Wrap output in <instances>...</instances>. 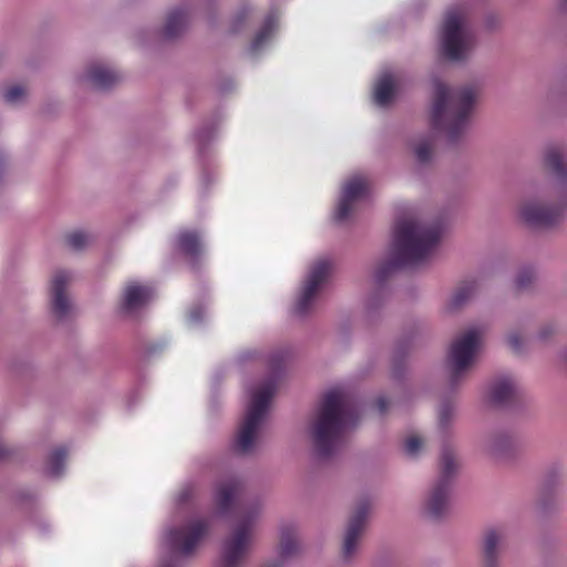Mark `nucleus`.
Returning <instances> with one entry per match:
<instances>
[{
  "label": "nucleus",
  "mask_w": 567,
  "mask_h": 567,
  "mask_svg": "<svg viewBox=\"0 0 567 567\" xmlns=\"http://www.w3.org/2000/svg\"><path fill=\"white\" fill-rule=\"evenodd\" d=\"M542 164L554 181L538 188L524 199L519 207L520 218L534 227H551L567 212V154L558 145H548L542 155Z\"/></svg>",
  "instance_id": "nucleus-1"
},
{
  "label": "nucleus",
  "mask_w": 567,
  "mask_h": 567,
  "mask_svg": "<svg viewBox=\"0 0 567 567\" xmlns=\"http://www.w3.org/2000/svg\"><path fill=\"white\" fill-rule=\"evenodd\" d=\"M442 234L440 220L412 216L400 219L394 228L391 257L379 267L375 280L381 282L393 269L416 267L429 260L439 247Z\"/></svg>",
  "instance_id": "nucleus-2"
},
{
  "label": "nucleus",
  "mask_w": 567,
  "mask_h": 567,
  "mask_svg": "<svg viewBox=\"0 0 567 567\" xmlns=\"http://www.w3.org/2000/svg\"><path fill=\"white\" fill-rule=\"evenodd\" d=\"M358 417L357 405L346 391L332 389L326 392L308 427L318 456H331L342 444L346 430L354 425Z\"/></svg>",
  "instance_id": "nucleus-3"
},
{
  "label": "nucleus",
  "mask_w": 567,
  "mask_h": 567,
  "mask_svg": "<svg viewBox=\"0 0 567 567\" xmlns=\"http://www.w3.org/2000/svg\"><path fill=\"white\" fill-rule=\"evenodd\" d=\"M473 89L449 87L437 79L433 80V102L431 126L446 136L450 142L457 141L467 130L474 107Z\"/></svg>",
  "instance_id": "nucleus-4"
},
{
  "label": "nucleus",
  "mask_w": 567,
  "mask_h": 567,
  "mask_svg": "<svg viewBox=\"0 0 567 567\" xmlns=\"http://www.w3.org/2000/svg\"><path fill=\"white\" fill-rule=\"evenodd\" d=\"M276 392L274 378L266 380L250 393V401L244 421L234 441V451L239 455H250L258 446V437L269 403Z\"/></svg>",
  "instance_id": "nucleus-5"
},
{
  "label": "nucleus",
  "mask_w": 567,
  "mask_h": 567,
  "mask_svg": "<svg viewBox=\"0 0 567 567\" xmlns=\"http://www.w3.org/2000/svg\"><path fill=\"white\" fill-rule=\"evenodd\" d=\"M441 47L444 55L452 61H464L473 52L475 38L467 27L463 8L447 9L441 29Z\"/></svg>",
  "instance_id": "nucleus-6"
},
{
  "label": "nucleus",
  "mask_w": 567,
  "mask_h": 567,
  "mask_svg": "<svg viewBox=\"0 0 567 567\" xmlns=\"http://www.w3.org/2000/svg\"><path fill=\"white\" fill-rule=\"evenodd\" d=\"M260 513V504H252L245 508L234 532L224 540L219 567H240Z\"/></svg>",
  "instance_id": "nucleus-7"
},
{
  "label": "nucleus",
  "mask_w": 567,
  "mask_h": 567,
  "mask_svg": "<svg viewBox=\"0 0 567 567\" xmlns=\"http://www.w3.org/2000/svg\"><path fill=\"white\" fill-rule=\"evenodd\" d=\"M206 519H194L179 528H172L165 535V546L169 555L163 558L161 567H182L181 558L189 557L200 539L208 532Z\"/></svg>",
  "instance_id": "nucleus-8"
},
{
  "label": "nucleus",
  "mask_w": 567,
  "mask_h": 567,
  "mask_svg": "<svg viewBox=\"0 0 567 567\" xmlns=\"http://www.w3.org/2000/svg\"><path fill=\"white\" fill-rule=\"evenodd\" d=\"M478 346L480 334L476 329L463 332L452 342L445 362L449 383L452 388L464 379L473 364Z\"/></svg>",
  "instance_id": "nucleus-9"
},
{
  "label": "nucleus",
  "mask_w": 567,
  "mask_h": 567,
  "mask_svg": "<svg viewBox=\"0 0 567 567\" xmlns=\"http://www.w3.org/2000/svg\"><path fill=\"white\" fill-rule=\"evenodd\" d=\"M441 477L432 486L425 503L426 514L433 518H440L449 508L451 476L457 470V461L454 451L445 446L441 452Z\"/></svg>",
  "instance_id": "nucleus-10"
},
{
  "label": "nucleus",
  "mask_w": 567,
  "mask_h": 567,
  "mask_svg": "<svg viewBox=\"0 0 567 567\" xmlns=\"http://www.w3.org/2000/svg\"><path fill=\"white\" fill-rule=\"evenodd\" d=\"M330 268L331 265L326 259H320L313 264L293 307V312L297 316L302 317L313 308L317 293L326 281Z\"/></svg>",
  "instance_id": "nucleus-11"
},
{
  "label": "nucleus",
  "mask_w": 567,
  "mask_h": 567,
  "mask_svg": "<svg viewBox=\"0 0 567 567\" xmlns=\"http://www.w3.org/2000/svg\"><path fill=\"white\" fill-rule=\"evenodd\" d=\"M369 512L370 504L368 501L360 502L353 511L347 525L342 543L341 555L344 560H350L357 554Z\"/></svg>",
  "instance_id": "nucleus-12"
},
{
  "label": "nucleus",
  "mask_w": 567,
  "mask_h": 567,
  "mask_svg": "<svg viewBox=\"0 0 567 567\" xmlns=\"http://www.w3.org/2000/svg\"><path fill=\"white\" fill-rule=\"evenodd\" d=\"M369 189V182L363 175L350 177L343 185L340 200L336 210L338 221L346 220L353 212L357 202L365 197Z\"/></svg>",
  "instance_id": "nucleus-13"
},
{
  "label": "nucleus",
  "mask_w": 567,
  "mask_h": 567,
  "mask_svg": "<svg viewBox=\"0 0 567 567\" xmlns=\"http://www.w3.org/2000/svg\"><path fill=\"white\" fill-rule=\"evenodd\" d=\"M72 281V274L66 270H56L51 280V309L59 318H65L72 309V303L68 295V287Z\"/></svg>",
  "instance_id": "nucleus-14"
},
{
  "label": "nucleus",
  "mask_w": 567,
  "mask_h": 567,
  "mask_svg": "<svg viewBox=\"0 0 567 567\" xmlns=\"http://www.w3.org/2000/svg\"><path fill=\"white\" fill-rule=\"evenodd\" d=\"M506 544V532L502 528L488 529L482 542L484 567H499L501 557Z\"/></svg>",
  "instance_id": "nucleus-15"
},
{
  "label": "nucleus",
  "mask_w": 567,
  "mask_h": 567,
  "mask_svg": "<svg viewBox=\"0 0 567 567\" xmlns=\"http://www.w3.org/2000/svg\"><path fill=\"white\" fill-rule=\"evenodd\" d=\"M152 298V289L138 282H130L123 290L120 309L124 315L133 316L143 309Z\"/></svg>",
  "instance_id": "nucleus-16"
},
{
  "label": "nucleus",
  "mask_w": 567,
  "mask_h": 567,
  "mask_svg": "<svg viewBox=\"0 0 567 567\" xmlns=\"http://www.w3.org/2000/svg\"><path fill=\"white\" fill-rule=\"evenodd\" d=\"M84 79L97 90H109L121 81V74L111 66L96 62L87 66Z\"/></svg>",
  "instance_id": "nucleus-17"
},
{
  "label": "nucleus",
  "mask_w": 567,
  "mask_h": 567,
  "mask_svg": "<svg viewBox=\"0 0 567 567\" xmlns=\"http://www.w3.org/2000/svg\"><path fill=\"white\" fill-rule=\"evenodd\" d=\"M519 392V385L512 375H502L491 385L489 399L497 405H504L512 402Z\"/></svg>",
  "instance_id": "nucleus-18"
},
{
  "label": "nucleus",
  "mask_w": 567,
  "mask_h": 567,
  "mask_svg": "<svg viewBox=\"0 0 567 567\" xmlns=\"http://www.w3.org/2000/svg\"><path fill=\"white\" fill-rule=\"evenodd\" d=\"M478 288L480 284L477 280H467L461 282L451 295L446 303V308L450 311H455L462 308L476 296Z\"/></svg>",
  "instance_id": "nucleus-19"
},
{
  "label": "nucleus",
  "mask_w": 567,
  "mask_h": 567,
  "mask_svg": "<svg viewBox=\"0 0 567 567\" xmlns=\"http://www.w3.org/2000/svg\"><path fill=\"white\" fill-rule=\"evenodd\" d=\"M189 13L185 9L172 10L166 19L163 34L166 39H175L179 37L188 27Z\"/></svg>",
  "instance_id": "nucleus-20"
},
{
  "label": "nucleus",
  "mask_w": 567,
  "mask_h": 567,
  "mask_svg": "<svg viewBox=\"0 0 567 567\" xmlns=\"http://www.w3.org/2000/svg\"><path fill=\"white\" fill-rule=\"evenodd\" d=\"M394 76L390 71H383L378 79L374 91H373V101L379 106L388 105L394 93Z\"/></svg>",
  "instance_id": "nucleus-21"
},
{
  "label": "nucleus",
  "mask_w": 567,
  "mask_h": 567,
  "mask_svg": "<svg viewBox=\"0 0 567 567\" xmlns=\"http://www.w3.org/2000/svg\"><path fill=\"white\" fill-rule=\"evenodd\" d=\"M177 249L190 259H196L203 251L199 236L196 231L182 230L176 238Z\"/></svg>",
  "instance_id": "nucleus-22"
},
{
  "label": "nucleus",
  "mask_w": 567,
  "mask_h": 567,
  "mask_svg": "<svg viewBox=\"0 0 567 567\" xmlns=\"http://www.w3.org/2000/svg\"><path fill=\"white\" fill-rule=\"evenodd\" d=\"M239 492L240 483L237 480H230L218 486L216 502L220 514H225L229 511Z\"/></svg>",
  "instance_id": "nucleus-23"
},
{
  "label": "nucleus",
  "mask_w": 567,
  "mask_h": 567,
  "mask_svg": "<svg viewBox=\"0 0 567 567\" xmlns=\"http://www.w3.org/2000/svg\"><path fill=\"white\" fill-rule=\"evenodd\" d=\"M278 23L276 14H269L251 42L250 51L258 53L271 39Z\"/></svg>",
  "instance_id": "nucleus-24"
},
{
  "label": "nucleus",
  "mask_w": 567,
  "mask_h": 567,
  "mask_svg": "<svg viewBox=\"0 0 567 567\" xmlns=\"http://www.w3.org/2000/svg\"><path fill=\"white\" fill-rule=\"evenodd\" d=\"M299 548L296 528L293 525H284L280 529V555L288 558Z\"/></svg>",
  "instance_id": "nucleus-25"
},
{
  "label": "nucleus",
  "mask_w": 567,
  "mask_h": 567,
  "mask_svg": "<svg viewBox=\"0 0 567 567\" xmlns=\"http://www.w3.org/2000/svg\"><path fill=\"white\" fill-rule=\"evenodd\" d=\"M513 443V437L508 433H496L491 435L485 443V449L493 455L503 454Z\"/></svg>",
  "instance_id": "nucleus-26"
},
{
  "label": "nucleus",
  "mask_w": 567,
  "mask_h": 567,
  "mask_svg": "<svg viewBox=\"0 0 567 567\" xmlns=\"http://www.w3.org/2000/svg\"><path fill=\"white\" fill-rule=\"evenodd\" d=\"M66 457V451L63 447L53 450L48 458L47 473L52 477H59L64 467V461Z\"/></svg>",
  "instance_id": "nucleus-27"
},
{
  "label": "nucleus",
  "mask_w": 567,
  "mask_h": 567,
  "mask_svg": "<svg viewBox=\"0 0 567 567\" xmlns=\"http://www.w3.org/2000/svg\"><path fill=\"white\" fill-rule=\"evenodd\" d=\"M414 155L420 164H427L433 156V138L432 136L421 137L414 145Z\"/></svg>",
  "instance_id": "nucleus-28"
},
{
  "label": "nucleus",
  "mask_w": 567,
  "mask_h": 567,
  "mask_svg": "<svg viewBox=\"0 0 567 567\" xmlns=\"http://www.w3.org/2000/svg\"><path fill=\"white\" fill-rule=\"evenodd\" d=\"M93 241V237L82 230H76L66 236L68 246L74 251H81L85 249Z\"/></svg>",
  "instance_id": "nucleus-29"
},
{
  "label": "nucleus",
  "mask_w": 567,
  "mask_h": 567,
  "mask_svg": "<svg viewBox=\"0 0 567 567\" xmlns=\"http://www.w3.org/2000/svg\"><path fill=\"white\" fill-rule=\"evenodd\" d=\"M564 468L560 465L550 466L544 477V485L546 488L551 489L558 487L564 478Z\"/></svg>",
  "instance_id": "nucleus-30"
},
{
  "label": "nucleus",
  "mask_w": 567,
  "mask_h": 567,
  "mask_svg": "<svg viewBox=\"0 0 567 567\" xmlns=\"http://www.w3.org/2000/svg\"><path fill=\"white\" fill-rule=\"evenodd\" d=\"M455 415V406L450 401H444L441 403L439 409V426L442 430H446L451 422L453 421Z\"/></svg>",
  "instance_id": "nucleus-31"
},
{
  "label": "nucleus",
  "mask_w": 567,
  "mask_h": 567,
  "mask_svg": "<svg viewBox=\"0 0 567 567\" xmlns=\"http://www.w3.org/2000/svg\"><path fill=\"white\" fill-rule=\"evenodd\" d=\"M423 447V441L417 435H410L404 440L403 451L408 457H416Z\"/></svg>",
  "instance_id": "nucleus-32"
},
{
  "label": "nucleus",
  "mask_w": 567,
  "mask_h": 567,
  "mask_svg": "<svg viewBox=\"0 0 567 567\" xmlns=\"http://www.w3.org/2000/svg\"><path fill=\"white\" fill-rule=\"evenodd\" d=\"M507 344L512 349L513 352L520 354L525 350L526 338L520 334L518 331H511L507 334Z\"/></svg>",
  "instance_id": "nucleus-33"
},
{
  "label": "nucleus",
  "mask_w": 567,
  "mask_h": 567,
  "mask_svg": "<svg viewBox=\"0 0 567 567\" xmlns=\"http://www.w3.org/2000/svg\"><path fill=\"white\" fill-rule=\"evenodd\" d=\"M535 279V271L532 268H523L515 278V285L518 289L527 288Z\"/></svg>",
  "instance_id": "nucleus-34"
},
{
  "label": "nucleus",
  "mask_w": 567,
  "mask_h": 567,
  "mask_svg": "<svg viewBox=\"0 0 567 567\" xmlns=\"http://www.w3.org/2000/svg\"><path fill=\"white\" fill-rule=\"evenodd\" d=\"M25 94H27V91L23 86L12 85L6 90L4 100L8 103L16 104V103H19L20 101H22L23 97L25 96Z\"/></svg>",
  "instance_id": "nucleus-35"
},
{
  "label": "nucleus",
  "mask_w": 567,
  "mask_h": 567,
  "mask_svg": "<svg viewBox=\"0 0 567 567\" xmlns=\"http://www.w3.org/2000/svg\"><path fill=\"white\" fill-rule=\"evenodd\" d=\"M250 10L246 7L239 9L237 13L234 16L231 20V31L237 32L239 31L244 24L246 23L247 19L249 18Z\"/></svg>",
  "instance_id": "nucleus-36"
},
{
  "label": "nucleus",
  "mask_w": 567,
  "mask_h": 567,
  "mask_svg": "<svg viewBox=\"0 0 567 567\" xmlns=\"http://www.w3.org/2000/svg\"><path fill=\"white\" fill-rule=\"evenodd\" d=\"M195 487L192 484L185 485L176 496V504L182 506L186 504L194 495Z\"/></svg>",
  "instance_id": "nucleus-37"
},
{
  "label": "nucleus",
  "mask_w": 567,
  "mask_h": 567,
  "mask_svg": "<svg viewBox=\"0 0 567 567\" xmlns=\"http://www.w3.org/2000/svg\"><path fill=\"white\" fill-rule=\"evenodd\" d=\"M556 333V327L553 323H546L542 326L537 332V339L539 341H547Z\"/></svg>",
  "instance_id": "nucleus-38"
},
{
  "label": "nucleus",
  "mask_w": 567,
  "mask_h": 567,
  "mask_svg": "<svg viewBox=\"0 0 567 567\" xmlns=\"http://www.w3.org/2000/svg\"><path fill=\"white\" fill-rule=\"evenodd\" d=\"M269 365L272 368H277L284 361V355L280 352H275L272 354H269L266 359H264Z\"/></svg>",
  "instance_id": "nucleus-39"
},
{
  "label": "nucleus",
  "mask_w": 567,
  "mask_h": 567,
  "mask_svg": "<svg viewBox=\"0 0 567 567\" xmlns=\"http://www.w3.org/2000/svg\"><path fill=\"white\" fill-rule=\"evenodd\" d=\"M203 317H204V309L202 307H196V308L192 309L189 312V321L193 324L199 323L200 320L203 319Z\"/></svg>",
  "instance_id": "nucleus-40"
},
{
  "label": "nucleus",
  "mask_w": 567,
  "mask_h": 567,
  "mask_svg": "<svg viewBox=\"0 0 567 567\" xmlns=\"http://www.w3.org/2000/svg\"><path fill=\"white\" fill-rule=\"evenodd\" d=\"M378 409L381 413H383L386 410L388 402L384 398H379L377 401Z\"/></svg>",
  "instance_id": "nucleus-41"
},
{
  "label": "nucleus",
  "mask_w": 567,
  "mask_h": 567,
  "mask_svg": "<svg viewBox=\"0 0 567 567\" xmlns=\"http://www.w3.org/2000/svg\"><path fill=\"white\" fill-rule=\"evenodd\" d=\"M557 7L560 11L567 12V0H557Z\"/></svg>",
  "instance_id": "nucleus-42"
},
{
  "label": "nucleus",
  "mask_w": 567,
  "mask_h": 567,
  "mask_svg": "<svg viewBox=\"0 0 567 567\" xmlns=\"http://www.w3.org/2000/svg\"><path fill=\"white\" fill-rule=\"evenodd\" d=\"M8 454V450L6 449V446L2 445V443L0 442V458L1 457H4L6 455Z\"/></svg>",
  "instance_id": "nucleus-43"
},
{
  "label": "nucleus",
  "mask_w": 567,
  "mask_h": 567,
  "mask_svg": "<svg viewBox=\"0 0 567 567\" xmlns=\"http://www.w3.org/2000/svg\"><path fill=\"white\" fill-rule=\"evenodd\" d=\"M244 355H245L246 358H249V357H250V353H249V352H246V353H244Z\"/></svg>",
  "instance_id": "nucleus-44"
}]
</instances>
